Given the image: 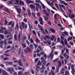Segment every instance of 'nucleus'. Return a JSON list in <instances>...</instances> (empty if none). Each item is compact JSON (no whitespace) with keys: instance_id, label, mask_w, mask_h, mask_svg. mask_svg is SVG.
Instances as JSON below:
<instances>
[{"instance_id":"nucleus-1","label":"nucleus","mask_w":75,"mask_h":75,"mask_svg":"<svg viewBox=\"0 0 75 75\" xmlns=\"http://www.w3.org/2000/svg\"><path fill=\"white\" fill-rule=\"evenodd\" d=\"M21 23L23 30H24V28H25V29H27V25L26 24H25L24 22H22Z\"/></svg>"},{"instance_id":"nucleus-2","label":"nucleus","mask_w":75,"mask_h":75,"mask_svg":"<svg viewBox=\"0 0 75 75\" xmlns=\"http://www.w3.org/2000/svg\"><path fill=\"white\" fill-rule=\"evenodd\" d=\"M47 4L50 6H51V7L52 8H53V9H54V10H55V7H54V6H54V4H53V2H51V3H50V2H49V1H47Z\"/></svg>"},{"instance_id":"nucleus-3","label":"nucleus","mask_w":75,"mask_h":75,"mask_svg":"<svg viewBox=\"0 0 75 75\" xmlns=\"http://www.w3.org/2000/svg\"><path fill=\"white\" fill-rule=\"evenodd\" d=\"M27 49L24 50V52L25 53H29V52H31V50L28 47H27Z\"/></svg>"},{"instance_id":"nucleus-4","label":"nucleus","mask_w":75,"mask_h":75,"mask_svg":"<svg viewBox=\"0 0 75 75\" xmlns=\"http://www.w3.org/2000/svg\"><path fill=\"white\" fill-rule=\"evenodd\" d=\"M38 27L39 28H40L41 31H43V33L45 35V31L44 30V29H42V26H41V25H40V24H38Z\"/></svg>"},{"instance_id":"nucleus-5","label":"nucleus","mask_w":75,"mask_h":75,"mask_svg":"<svg viewBox=\"0 0 75 75\" xmlns=\"http://www.w3.org/2000/svg\"><path fill=\"white\" fill-rule=\"evenodd\" d=\"M26 39H27V37H26L25 35H23L21 39V40L22 42H25V40H26Z\"/></svg>"},{"instance_id":"nucleus-6","label":"nucleus","mask_w":75,"mask_h":75,"mask_svg":"<svg viewBox=\"0 0 75 75\" xmlns=\"http://www.w3.org/2000/svg\"><path fill=\"white\" fill-rule=\"evenodd\" d=\"M59 1L60 3L63 4L65 6H68V4L66 2H65L64 1H62V0H59Z\"/></svg>"},{"instance_id":"nucleus-7","label":"nucleus","mask_w":75,"mask_h":75,"mask_svg":"<svg viewBox=\"0 0 75 75\" xmlns=\"http://www.w3.org/2000/svg\"><path fill=\"white\" fill-rule=\"evenodd\" d=\"M63 56L64 57H65V58L67 59H69V55L66 54V53H64Z\"/></svg>"},{"instance_id":"nucleus-8","label":"nucleus","mask_w":75,"mask_h":75,"mask_svg":"<svg viewBox=\"0 0 75 75\" xmlns=\"http://www.w3.org/2000/svg\"><path fill=\"white\" fill-rule=\"evenodd\" d=\"M2 72L3 75H8L7 72L4 70H2Z\"/></svg>"},{"instance_id":"nucleus-9","label":"nucleus","mask_w":75,"mask_h":75,"mask_svg":"<svg viewBox=\"0 0 75 75\" xmlns=\"http://www.w3.org/2000/svg\"><path fill=\"white\" fill-rule=\"evenodd\" d=\"M4 34L5 35L6 34L7 35V34H10L11 33L9 32L8 30H6L4 32Z\"/></svg>"},{"instance_id":"nucleus-10","label":"nucleus","mask_w":75,"mask_h":75,"mask_svg":"<svg viewBox=\"0 0 75 75\" xmlns=\"http://www.w3.org/2000/svg\"><path fill=\"white\" fill-rule=\"evenodd\" d=\"M15 50H16V49H15V47H14V46H13L12 47L11 53L12 54H14V52H15Z\"/></svg>"},{"instance_id":"nucleus-11","label":"nucleus","mask_w":75,"mask_h":75,"mask_svg":"<svg viewBox=\"0 0 75 75\" xmlns=\"http://www.w3.org/2000/svg\"><path fill=\"white\" fill-rule=\"evenodd\" d=\"M21 44L22 46L23 47V48H25L26 47V43H21Z\"/></svg>"},{"instance_id":"nucleus-12","label":"nucleus","mask_w":75,"mask_h":75,"mask_svg":"<svg viewBox=\"0 0 75 75\" xmlns=\"http://www.w3.org/2000/svg\"><path fill=\"white\" fill-rule=\"evenodd\" d=\"M71 68L72 71L74 73H75V69H74V65H71Z\"/></svg>"},{"instance_id":"nucleus-13","label":"nucleus","mask_w":75,"mask_h":75,"mask_svg":"<svg viewBox=\"0 0 75 75\" xmlns=\"http://www.w3.org/2000/svg\"><path fill=\"white\" fill-rule=\"evenodd\" d=\"M21 34L20 33H19L18 34V40H19V41H20L21 40Z\"/></svg>"},{"instance_id":"nucleus-14","label":"nucleus","mask_w":75,"mask_h":75,"mask_svg":"<svg viewBox=\"0 0 75 75\" xmlns=\"http://www.w3.org/2000/svg\"><path fill=\"white\" fill-rule=\"evenodd\" d=\"M14 40L15 41H17V40H18L17 39V35L16 33V34L14 35Z\"/></svg>"},{"instance_id":"nucleus-15","label":"nucleus","mask_w":75,"mask_h":75,"mask_svg":"<svg viewBox=\"0 0 75 75\" xmlns=\"http://www.w3.org/2000/svg\"><path fill=\"white\" fill-rule=\"evenodd\" d=\"M6 63L11 65H13V63L12 62H6Z\"/></svg>"},{"instance_id":"nucleus-16","label":"nucleus","mask_w":75,"mask_h":75,"mask_svg":"<svg viewBox=\"0 0 75 75\" xmlns=\"http://www.w3.org/2000/svg\"><path fill=\"white\" fill-rule=\"evenodd\" d=\"M19 4L20 6H21V5H22L23 6H24V2H23V1H22L21 0H20Z\"/></svg>"},{"instance_id":"nucleus-17","label":"nucleus","mask_w":75,"mask_h":75,"mask_svg":"<svg viewBox=\"0 0 75 75\" xmlns=\"http://www.w3.org/2000/svg\"><path fill=\"white\" fill-rule=\"evenodd\" d=\"M35 5H36V6H37L39 8H40V9H42V8L41 7V6H40V4H39L38 3H35Z\"/></svg>"},{"instance_id":"nucleus-18","label":"nucleus","mask_w":75,"mask_h":75,"mask_svg":"<svg viewBox=\"0 0 75 75\" xmlns=\"http://www.w3.org/2000/svg\"><path fill=\"white\" fill-rule=\"evenodd\" d=\"M30 8H33L34 9L35 8V6L33 4H30Z\"/></svg>"},{"instance_id":"nucleus-19","label":"nucleus","mask_w":75,"mask_h":75,"mask_svg":"<svg viewBox=\"0 0 75 75\" xmlns=\"http://www.w3.org/2000/svg\"><path fill=\"white\" fill-rule=\"evenodd\" d=\"M18 65L19 66H23V63H22L21 60H19L18 62Z\"/></svg>"},{"instance_id":"nucleus-20","label":"nucleus","mask_w":75,"mask_h":75,"mask_svg":"<svg viewBox=\"0 0 75 75\" xmlns=\"http://www.w3.org/2000/svg\"><path fill=\"white\" fill-rule=\"evenodd\" d=\"M58 63L59 64V65H58V67L59 68H60V67L62 65V64L61 63V62L59 60L58 61Z\"/></svg>"},{"instance_id":"nucleus-21","label":"nucleus","mask_w":75,"mask_h":75,"mask_svg":"<svg viewBox=\"0 0 75 75\" xmlns=\"http://www.w3.org/2000/svg\"><path fill=\"white\" fill-rule=\"evenodd\" d=\"M11 68L12 69V70H11V69L10 68H8L7 69V70H8V71H9V72L10 71H13V72H15V70H14V69H13L12 67H11Z\"/></svg>"},{"instance_id":"nucleus-22","label":"nucleus","mask_w":75,"mask_h":75,"mask_svg":"<svg viewBox=\"0 0 75 75\" xmlns=\"http://www.w3.org/2000/svg\"><path fill=\"white\" fill-rule=\"evenodd\" d=\"M50 31L52 32L53 33H55V30L54 29H52V28H50Z\"/></svg>"},{"instance_id":"nucleus-23","label":"nucleus","mask_w":75,"mask_h":75,"mask_svg":"<svg viewBox=\"0 0 75 75\" xmlns=\"http://www.w3.org/2000/svg\"><path fill=\"white\" fill-rule=\"evenodd\" d=\"M16 10L18 13H20V12H21V9L19 8H16Z\"/></svg>"},{"instance_id":"nucleus-24","label":"nucleus","mask_w":75,"mask_h":75,"mask_svg":"<svg viewBox=\"0 0 75 75\" xmlns=\"http://www.w3.org/2000/svg\"><path fill=\"white\" fill-rule=\"evenodd\" d=\"M28 14L29 15V17H31V13L30 12V10H28Z\"/></svg>"},{"instance_id":"nucleus-25","label":"nucleus","mask_w":75,"mask_h":75,"mask_svg":"<svg viewBox=\"0 0 75 75\" xmlns=\"http://www.w3.org/2000/svg\"><path fill=\"white\" fill-rule=\"evenodd\" d=\"M44 17L45 21H47V20H48V17L46 16H44Z\"/></svg>"},{"instance_id":"nucleus-26","label":"nucleus","mask_w":75,"mask_h":75,"mask_svg":"<svg viewBox=\"0 0 75 75\" xmlns=\"http://www.w3.org/2000/svg\"><path fill=\"white\" fill-rule=\"evenodd\" d=\"M17 30H18V28H19V26H18V24H16V26L15 27V31H17Z\"/></svg>"},{"instance_id":"nucleus-27","label":"nucleus","mask_w":75,"mask_h":75,"mask_svg":"<svg viewBox=\"0 0 75 75\" xmlns=\"http://www.w3.org/2000/svg\"><path fill=\"white\" fill-rule=\"evenodd\" d=\"M40 2L42 6V9H44L45 8V7L44 5L42 3V2H41V1H40Z\"/></svg>"},{"instance_id":"nucleus-28","label":"nucleus","mask_w":75,"mask_h":75,"mask_svg":"<svg viewBox=\"0 0 75 75\" xmlns=\"http://www.w3.org/2000/svg\"><path fill=\"white\" fill-rule=\"evenodd\" d=\"M13 0H11V1H9L8 2V3L9 4H13Z\"/></svg>"},{"instance_id":"nucleus-29","label":"nucleus","mask_w":75,"mask_h":75,"mask_svg":"<svg viewBox=\"0 0 75 75\" xmlns=\"http://www.w3.org/2000/svg\"><path fill=\"white\" fill-rule=\"evenodd\" d=\"M29 48L31 50H32V49H33V44H30L29 46Z\"/></svg>"},{"instance_id":"nucleus-30","label":"nucleus","mask_w":75,"mask_h":75,"mask_svg":"<svg viewBox=\"0 0 75 75\" xmlns=\"http://www.w3.org/2000/svg\"><path fill=\"white\" fill-rule=\"evenodd\" d=\"M22 9L23 10V13H25V11H26V9L24 8V7H22Z\"/></svg>"},{"instance_id":"nucleus-31","label":"nucleus","mask_w":75,"mask_h":75,"mask_svg":"<svg viewBox=\"0 0 75 75\" xmlns=\"http://www.w3.org/2000/svg\"><path fill=\"white\" fill-rule=\"evenodd\" d=\"M52 37H50V39L51 40H52V41H53V40H54V39L55 38V37H54V35H52Z\"/></svg>"},{"instance_id":"nucleus-32","label":"nucleus","mask_w":75,"mask_h":75,"mask_svg":"<svg viewBox=\"0 0 75 75\" xmlns=\"http://www.w3.org/2000/svg\"><path fill=\"white\" fill-rule=\"evenodd\" d=\"M19 1V0H15V3L16 5H18V2Z\"/></svg>"},{"instance_id":"nucleus-33","label":"nucleus","mask_w":75,"mask_h":75,"mask_svg":"<svg viewBox=\"0 0 75 75\" xmlns=\"http://www.w3.org/2000/svg\"><path fill=\"white\" fill-rule=\"evenodd\" d=\"M33 45H34L35 48V49H36V48H37L38 47V44H35V43H33Z\"/></svg>"},{"instance_id":"nucleus-34","label":"nucleus","mask_w":75,"mask_h":75,"mask_svg":"<svg viewBox=\"0 0 75 75\" xmlns=\"http://www.w3.org/2000/svg\"><path fill=\"white\" fill-rule=\"evenodd\" d=\"M41 60L42 62H43L45 61V59H44V58L42 57L41 58Z\"/></svg>"},{"instance_id":"nucleus-35","label":"nucleus","mask_w":75,"mask_h":75,"mask_svg":"<svg viewBox=\"0 0 75 75\" xmlns=\"http://www.w3.org/2000/svg\"><path fill=\"white\" fill-rule=\"evenodd\" d=\"M37 65H41V62L40 61H39L38 63L37 64Z\"/></svg>"},{"instance_id":"nucleus-36","label":"nucleus","mask_w":75,"mask_h":75,"mask_svg":"<svg viewBox=\"0 0 75 75\" xmlns=\"http://www.w3.org/2000/svg\"><path fill=\"white\" fill-rule=\"evenodd\" d=\"M11 30H12V29L11 27H9L8 28V31L9 33H10L11 31Z\"/></svg>"},{"instance_id":"nucleus-37","label":"nucleus","mask_w":75,"mask_h":75,"mask_svg":"<svg viewBox=\"0 0 75 75\" xmlns=\"http://www.w3.org/2000/svg\"><path fill=\"white\" fill-rule=\"evenodd\" d=\"M0 37L1 38V39L2 40L4 39V37L3 35L0 34Z\"/></svg>"},{"instance_id":"nucleus-38","label":"nucleus","mask_w":75,"mask_h":75,"mask_svg":"<svg viewBox=\"0 0 75 75\" xmlns=\"http://www.w3.org/2000/svg\"><path fill=\"white\" fill-rule=\"evenodd\" d=\"M21 48H20L19 49V51H18V53L19 54V55H20V54H21Z\"/></svg>"},{"instance_id":"nucleus-39","label":"nucleus","mask_w":75,"mask_h":75,"mask_svg":"<svg viewBox=\"0 0 75 75\" xmlns=\"http://www.w3.org/2000/svg\"><path fill=\"white\" fill-rule=\"evenodd\" d=\"M13 38V36H12L11 35L10 38L8 39L7 40H8L9 41H10V40H12Z\"/></svg>"},{"instance_id":"nucleus-40","label":"nucleus","mask_w":75,"mask_h":75,"mask_svg":"<svg viewBox=\"0 0 75 75\" xmlns=\"http://www.w3.org/2000/svg\"><path fill=\"white\" fill-rule=\"evenodd\" d=\"M39 21H43V20H42V18H41V16H40L39 17Z\"/></svg>"},{"instance_id":"nucleus-41","label":"nucleus","mask_w":75,"mask_h":75,"mask_svg":"<svg viewBox=\"0 0 75 75\" xmlns=\"http://www.w3.org/2000/svg\"><path fill=\"white\" fill-rule=\"evenodd\" d=\"M71 18H75V15L74 14H72L71 15V16H70Z\"/></svg>"},{"instance_id":"nucleus-42","label":"nucleus","mask_w":75,"mask_h":75,"mask_svg":"<svg viewBox=\"0 0 75 75\" xmlns=\"http://www.w3.org/2000/svg\"><path fill=\"white\" fill-rule=\"evenodd\" d=\"M65 75H69V71H66L65 72Z\"/></svg>"},{"instance_id":"nucleus-43","label":"nucleus","mask_w":75,"mask_h":75,"mask_svg":"<svg viewBox=\"0 0 75 75\" xmlns=\"http://www.w3.org/2000/svg\"><path fill=\"white\" fill-rule=\"evenodd\" d=\"M35 42H40V40L37 38L36 39Z\"/></svg>"},{"instance_id":"nucleus-44","label":"nucleus","mask_w":75,"mask_h":75,"mask_svg":"<svg viewBox=\"0 0 75 75\" xmlns=\"http://www.w3.org/2000/svg\"><path fill=\"white\" fill-rule=\"evenodd\" d=\"M23 72L21 71H19L18 72V75H24V74H23Z\"/></svg>"},{"instance_id":"nucleus-45","label":"nucleus","mask_w":75,"mask_h":75,"mask_svg":"<svg viewBox=\"0 0 75 75\" xmlns=\"http://www.w3.org/2000/svg\"><path fill=\"white\" fill-rule=\"evenodd\" d=\"M1 28L2 30H6V28L5 27H3L2 26H1Z\"/></svg>"},{"instance_id":"nucleus-46","label":"nucleus","mask_w":75,"mask_h":75,"mask_svg":"<svg viewBox=\"0 0 75 75\" xmlns=\"http://www.w3.org/2000/svg\"><path fill=\"white\" fill-rule=\"evenodd\" d=\"M29 74V72H28L27 71L26 72H25L24 73V74H23V75H28V74Z\"/></svg>"},{"instance_id":"nucleus-47","label":"nucleus","mask_w":75,"mask_h":75,"mask_svg":"<svg viewBox=\"0 0 75 75\" xmlns=\"http://www.w3.org/2000/svg\"><path fill=\"white\" fill-rule=\"evenodd\" d=\"M63 33L65 35H68V33L67 31L64 32Z\"/></svg>"},{"instance_id":"nucleus-48","label":"nucleus","mask_w":75,"mask_h":75,"mask_svg":"<svg viewBox=\"0 0 75 75\" xmlns=\"http://www.w3.org/2000/svg\"><path fill=\"white\" fill-rule=\"evenodd\" d=\"M30 41L31 43H33V42H34V41L32 38H30Z\"/></svg>"},{"instance_id":"nucleus-49","label":"nucleus","mask_w":75,"mask_h":75,"mask_svg":"<svg viewBox=\"0 0 75 75\" xmlns=\"http://www.w3.org/2000/svg\"><path fill=\"white\" fill-rule=\"evenodd\" d=\"M64 42L66 45H67L68 44V42H67V39H65L64 40Z\"/></svg>"},{"instance_id":"nucleus-50","label":"nucleus","mask_w":75,"mask_h":75,"mask_svg":"<svg viewBox=\"0 0 75 75\" xmlns=\"http://www.w3.org/2000/svg\"><path fill=\"white\" fill-rule=\"evenodd\" d=\"M64 49H62V53H61V55H63V54H64Z\"/></svg>"},{"instance_id":"nucleus-51","label":"nucleus","mask_w":75,"mask_h":75,"mask_svg":"<svg viewBox=\"0 0 75 75\" xmlns=\"http://www.w3.org/2000/svg\"><path fill=\"white\" fill-rule=\"evenodd\" d=\"M44 69H43L40 71V73L42 74H44Z\"/></svg>"},{"instance_id":"nucleus-52","label":"nucleus","mask_w":75,"mask_h":75,"mask_svg":"<svg viewBox=\"0 0 75 75\" xmlns=\"http://www.w3.org/2000/svg\"><path fill=\"white\" fill-rule=\"evenodd\" d=\"M45 37L46 38H47V39H50V36L48 35L45 36Z\"/></svg>"},{"instance_id":"nucleus-53","label":"nucleus","mask_w":75,"mask_h":75,"mask_svg":"<svg viewBox=\"0 0 75 75\" xmlns=\"http://www.w3.org/2000/svg\"><path fill=\"white\" fill-rule=\"evenodd\" d=\"M36 14L38 17H40V12H38L37 13H36Z\"/></svg>"},{"instance_id":"nucleus-54","label":"nucleus","mask_w":75,"mask_h":75,"mask_svg":"<svg viewBox=\"0 0 75 75\" xmlns=\"http://www.w3.org/2000/svg\"><path fill=\"white\" fill-rule=\"evenodd\" d=\"M23 21H24V22H25V23H27V20L26 18H24Z\"/></svg>"},{"instance_id":"nucleus-55","label":"nucleus","mask_w":75,"mask_h":75,"mask_svg":"<svg viewBox=\"0 0 75 75\" xmlns=\"http://www.w3.org/2000/svg\"><path fill=\"white\" fill-rule=\"evenodd\" d=\"M27 43V44L28 45H29V44H30V42L28 41V39H27L26 41Z\"/></svg>"},{"instance_id":"nucleus-56","label":"nucleus","mask_w":75,"mask_h":75,"mask_svg":"<svg viewBox=\"0 0 75 75\" xmlns=\"http://www.w3.org/2000/svg\"><path fill=\"white\" fill-rule=\"evenodd\" d=\"M21 57H22V58H23V57H24V55H23V52H22L21 54Z\"/></svg>"},{"instance_id":"nucleus-57","label":"nucleus","mask_w":75,"mask_h":75,"mask_svg":"<svg viewBox=\"0 0 75 75\" xmlns=\"http://www.w3.org/2000/svg\"><path fill=\"white\" fill-rule=\"evenodd\" d=\"M32 32L33 34H34L35 35H36V33H35V31L33 30H32Z\"/></svg>"},{"instance_id":"nucleus-58","label":"nucleus","mask_w":75,"mask_h":75,"mask_svg":"<svg viewBox=\"0 0 75 75\" xmlns=\"http://www.w3.org/2000/svg\"><path fill=\"white\" fill-rule=\"evenodd\" d=\"M58 59L57 58L56 59L54 60V61H53V62H57V61H58Z\"/></svg>"},{"instance_id":"nucleus-59","label":"nucleus","mask_w":75,"mask_h":75,"mask_svg":"<svg viewBox=\"0 0 75 75\" xmlns=\"http://www.w3.org/2000/svg\"><path fill=\"white\" fill-rule=\"evenodd\" d=\"M61 42L62 43L63 46H64V41H63V40H62L61 41Z\"/></svg>"},{"instance_id":"nucleus-60","label":"nucleus","mask_w":75,"mask_h":75,"mask_svg":"<svg viewBox=\"0 0 75 75\" xmlns=\"http://www.w3.org/2000/svg\"><path fill=\"white\" fill-rule=\"evenodd\" d=\"M4 45H7V42H6V40H4Z\"/></svg>"},{"instance_id":"nucleus-61","label":"nucleus","mask_w":75,"mask_h":75,"mask_svg":"<svg viewBox=\"0 0 75 75\" xmlns=\"http://www.w3.org/2000/svg\"><path fill=\"white\" fill-rule=\"evenodd\" d=\"M40 24H41V25H43V24H44V23H43V21H40Z\"/></svg>"},{"instance_id":"nucleus-62","label":"nucleus","mask_w":75,"mask_h":75,"mask_svg":"<svg viewBox=\"0 0 75 75\" xmlns=\"http://www.w3.org/2000/svg\"><path fill=\"white\" fill-rule=\"evenodd\" d=\"M60 38L62 40H64V37L62 36H60Z\"/></svg>"},{"instance_id":"nucleus-63","label":"nucleus","mask_w":75,"mask_h":75,"mask_svg":"<svg viewBox=\"0 0 75 75\" xmlns=\"http://www.w3.org/2000/svg\"><path fill=\"white\" fill-rule=\"evenodd\" d=\"M4 24L5 25H7V20H5Z\"/></svg>"},{"instance_id":"nucleus-64","label":"nucleus","mask_w":75,"mask_h":75,"mask_svg":"<svg viewBox=\"0 0 75 75\" xmlns=\"http://www.w3.org/2000/svg\"><path fill=\"white\" fill-rule=\"evenodd\" d=\"M51 73L52 74L51 75H55V73L53 71H51Z\"/></svg>"}]
</instances>
